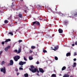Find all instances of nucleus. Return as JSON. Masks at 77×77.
<instances>
[{"label": "nucleus", "instance_id": "nucleus-56", "mask_svg": "<svg viewBox=\"0 0 77 77\" xmlns=\"http://www.w3.org/2000/svg\"><path fill=\"white\" fill-rule=\"evenodd\" d=\"M11 7H12V6H11Z\"/></svg>", "mask_w": 77, "mask_h": 77}, {"label": "nucleus", "instance_id": "nucleus-32", "mask_svg": "<svg viewBox=\"0 0 77 77\" xmlns=\"http://www.w3.org/2000/svg\"><path fill=\"white\" fill-rule=\"evenodd\" d=\"M5 23H8V20H5L4 22Z\"/></svg>", "mask_w": 77, "mask_h": 77}, {"label": "nucleus", "instance_id": "nucleus-1", "mask_svg": "<svg viewBox=\"0 0 77 77\" xmlns=\"http://www.w3.org/2000/svg\"><path fill=\"white\" fill-rule=\"evenodd\" d=\"M30 67L31 68H29V69L33 73H35V72H36V71L38 73H39V71L38 69L35 68V67H34L33 66H30Z\"/></svg>", "mask_w": 77, "mask_h": 77}, {"label": "nucleus", "instance_id": "nucleus-27", "mask_svg": "<svg viewBox=\"0 0 77 77\" xmlns=\"http://www.w3.org/2000/svg\"><path fill=\"white\" fill-rule=\"evenodd\" d=\"M74 17H77V12L75 13L74 14Z\"/></svg>", "mask_w": 77, "mask_h": 77}, {"label": "nucleus", "instance_id": "nucleus-52", "mask_svg": "<svg viewBox=\"0 0 77 77\" xmlns=\"http://www.w3.org/2000/svg\"><path fill=\"white\" fill-rule=\"evenodd\" d=\"M47 26H46V28L47 29L48 28V27H47Z\"/></svg>", "mask_w": 77, "mask_h": 77}, {"label": "nucleus", "instance_id": "nucleus-48", "mask_svg": "<svg viewBox=\"0 0 77 77\" xmlns=\"http://www.w3.org/2000/svg\"><path fill=\"white\" fill-rule=\"evenodd\" d=\"M25 12L26 13H27V11H26V10H25Z\"/></svg>", "mask_w": 77, "mask_h": 77}, {"label": "nucleus", "instance_id": "nucleus-55", "mask_svg": "<svg viewBox=\"0 0 77 77\" xmlns=\"http://www.w3.org/2000/svg\"><path fill=\"white\" fill-rule=\"evenodd\" d=\"M51 48H53V47H51Z\"/></svg>", "mask_w": 77, "mask_h": 77}, {"label": "nucleus", "instance_id": "nucleus-31", "mask_svg": "<svg viewBox=\"0 0 77 77\" xmlns=\"http://www.w3.org/2000/svg\"><path fill=\"white\" fill-rule=\"evenodd\" d=\"M76 55H77V53H76V52H74V56H76Z\"/></svg>", "mask_w": 77, "mask_h": 77}, {"label": "nucleus", "instance_id": "nucleus-21", "mask_svg": "<svg viewBox=\"0 0 77 77\" xmlns=\"http://www.w3.org/2000/svg\"><path fill=\"white\" fill-rule=\"evenodd\" d=\"M5 61H2L1 63L2 65H4V64H5Z\"/></svg>", "mask_w": 77, "mask_h": 77}, {"label": "nucleus", "instance_id": "nucleus-18", "mask_svg": "<svg viewBox=\"0 0 77 77\" xmlns=\"http://www.w3.org/2000/svg\"><path fill=\"white\" fill-rule=\"evenodd\" d=\"M31 48H32V49H35V48H36V47H35L34 46H32L31 47Z\"/></svg>", "mask_w": 77, "mask_h": 77}, {"label": "nucleus", "instance_id": "nucleus-47", "mask_svg": "<svg viewBox=\"0 0 77 77\" xmlns=\"http://www.w3.org/2000/svg\"><path fill=\"white\" fill-rule=\"evenodd\" d=\"M19 74H20V73H17V75H19Z\"/></svg>", "mask_w": 77, "mask_h": 77}, {"label": "nucleus", "instance_id": "nucleus-51", "mask_svg": "<svg viewBox=\"0 0 77 77\" xmlns=\"http://www.w3.org/2000/svg\"><path fill=\"white\" fill-rule=\"evenodd\" d=\"M20 1H21V2H23V0H20Z\"/></svg>", "mask_w": 77, "mask_h": 77}, {"label": "nucleus", "instance_id": "nucleus-3", "mask_svg": "<svg viewBox=\"0 0 77 77\" xmlns=\"http://www.w3.org/2000/svg\"><path fill=\"white\" fill-rule=\"evenodd\" d=\"M1 72H3L4 74L6 73V68L4 67L3 68H2L1 69Z\"/></svg>", "mask_w": 77, "mask_h": 77}, {"label": "nucleus", "instance_id": "nucleus-38", "mask_svg": "<svg viewBox=\"0 0 77 77\" xmlns=\"http://www.w3.org/2000/svg\"><path fill=\"white\" fill-rule=\"evenodd\" d=\"M2 45H4V44H5V42H2Z\"/></svg>", "mask_w": 77, "mask_h": 77}, {"label": "nucleus", "instance_id": "nucleus-34", "mask_svg": "<svg viewBox=\"0 0 77 77\" xmlns=\"http://www.w3.org/2000/svg\"><path fill=\"white\" fill-rule=\"evenodd\" d=\"M3 51H0V55H1V54L2 53H3Z\"/></svg>", "mask_w": 77, "mask_h": 77}, {"label": "nucleus", "instance_id": "nucleus-46", "mask_svg": "<svg viewBox=\"0 0 77 77\" xmlns=\"http://www.w3.org/2000/svg\"><path fill=\"white\" fill-rule=\"evenodd\" d=\"M51 38V37L50 36H48V38Z\"/></svg>", "mask_w": 77, "mask_h": 77}, {"label": "nucleus", "instance_id": "nucleus-9", "mask_svg": "<svg viewBox=\"0 0 77 77\" xmlns=\"http://www.w3.org/2000/svg\"><path fill=\"white\" fill-rule=\"evenodd\" d=\"M21 51V48H19V50L17 53V54H19V53H20Z\"/></svg>", "mask_w": 77, "mask_h": 77}, {"label": "nucleus", "instance_id": "nucleus-54", "mask_svg": "<svg viewBox=\"0 0 77 77\" xmlns=\"http://www.w3.org/2000/svg\"><path fill=\"white\" fill-rule=\"evenodd\" d=\"M16 32H17V30H16Z\"/></svg>", "mask_w": 77, "mask_h": 77}, {"label": "nucleus", "instance_id": "nucleus-44", "mask_svg": "<svg viewBox=\"0 0 77 77\" xmlns=\"http://www.w3.org/2000/svg\"><path fill=\"white\" fill-rule=\"evenodd\" d=\"M75 45H77V42H75Z\"/></svg>", "mask_w": 77, "mask_h": 77}, {"label": "nucleus", "instance_id": "nucleus-5", "mask_svg": "<svg viewBox=\"0 0 77 77\" xmlns=\"http://www.w3.org/2000/svg\"><path fill=\"white\" fill-rule=\"evenodd\" d=\"M39 69L40 72L42 73H44V72H45L44 70H43V69H42V68H39Z\"/></svg>", "mask_w": 77, "mask_h": 77}, {"label": "nucleus", "instance_id": "nucleus-25", "mask_svg": "<svg viewBox=\"0 0 77 77\" xmlns=\"http://www.w3.org/2000/svg\"><path fill=\"white\" fill-rule=\"evenodd\" d=\"M54 58H55V60H58V58H57V57H55Z\"/></svg>", "mask_w": 77, "mask_h": 77}, {"label": "nucleus", "instance_id": "nucleus-29", "mask_svg": "<svg viewBox=\"0 0 77 77\" xmlns=\"http://www.w3.org/2000/svg\"><path fill=\"white\" fill-rule=\"evenodd\" d=\"M18 42H19V43H20V42H23V40H20L18 41Z\"/></svg>", "mask_w": 77, "mask_h": 77}, {"label": "nucleus", "instance_id": "nucleus-23", "mask_svg": "<svg viewBox=\"0 0 77 77\" xmlns=\"http://www.w3.org/2000/svg\"><path fill=\"white\" fill-rule=\"evenodd\" d=\"M7 48L8 49H10V48H11V46H10V45H8L7 47Z\"/></svg>", "mask_w": 77, "mask_h": 77}, {"label": "nucleus", "instance_id": "nucleus-36", "mask_svg": "<svg viewBox=\"0 0 77 77\" xmlns=\"http://www.w3.org/2000/svg\"><path fill=\"white\" fill-rule=\"evenodd\" d=\"M7 40H8V42L9 41H11V39H7Z\"/></svg>", "mask_w": 77, "mask_h": 77}, {"label": "nucleus", "instance_id": "nucleus-42", "mask_svg": "<svg viewBox=\"0 0 77 77\" xmlns=\"http://www.w3.org/2000/svg\"><path fill=\"white\" fill-rule=\"evenodd\" d=\"M77 59H76V58H75L73 59V60L74 61H76Z\"/></svg>", "mask_w": 77, "mask_h": 77}, {"label": "nucleus", "instance_id": "nucleus-41", "mask_svg": "<svg viewBox=\"0 0 77 77\" xmlns=\"http://www.w3.org/2000/svg\"><path fill=\"white\" fill-rule=\"evenodd\" d=\"M16 71H18V69L16 68L15 69Z\"/></svg>", "mask_w": 77, "mask_h": 77}, {"label": "nucleus", "instance_id": "nucleus-12", "mask_svg": "<svg viewBox=\"0 0 77 77\" xmlns=\"http://www.w3.org/2000/svg\"><path fill=\"white\" fill-rule=\"evenodd\" d=\"M36 25H38V26H40V23L36 21Z\"/></svg>", "mask_w": 77, "mask_h": 77}, {"label": "nucleus", "instance_id": "nucleus-2", "mask_svg": "<svg viewBox=\"0 0 77 77\" xmlns=\"http://www.w3.org/2000/svg\"><path fill=\"white\" fill-rule=\"evenodd\" d=\"M20 58V57L18 55H17L16 56H14V60L16 62H17L18 60H19Z\"/></svg>", "mask_w": 77, "mask_h": 77}, {"label": "nucleus", "instance_id": "nucleus-4", "mask_svg": "<svg viewBox=\"0 0 77 77\" xmlns=\"http://www.w3.org/2000/svg\"><path fill=\"white\" fill-rule=\"evenodd\" d=\"M26 63V62H22V61H20V62L19 63V65H24Z\"/></svg>", "mask_w": 77, "mask_h": 77}, {"label": "nucleus", "instance_id": "nucleus-14", "mask_svg": "<svg viewBox=\"0 0 77 77\" xmlns=\"http://www.w3.org/2000/svg\"><path fill=\"white\" fill-rule=\"evenodd\" d=\"M19 69L20 70H23V66H21L19 68Z\"/></svg>", "mask_w": 77, "mask_h": 77}, {"label": "nucleus", "instance_id": "nucleus-22", "mask_svg": "<svg viewBox=\"0 0 77 77\" xmlns=\"http://www.w3.org/2000/svg\"><path fill=\"white\" fill-rule=\"evenodd\" d=\"M75 66H76V63H73V67H75Z\"/></svg>", "mask_w": 77, "mask_h": 77}, {"label": "nucleus", "instance_id": "nucleus-17", "mask_svg": "<svg viewBox=\"0 0 77 77\" xmlns=\"http://www.w3.org/2000/svg\"><path fill=\"white\" fill-rule=\"evenodd\" d=\"M51 76L52 77H56V75L55 74H53Z\"/></svg>", "mask_w": 77, "mask_h": 77}, {"label": "nucleus", "instance_id": "nucleus-11", "mask_svg": "<svg viewBox=\"0 0 77 77\" xmlns=\"http://www.w3.org/2000/svg\"><path fill=\"white\" fill-rule=\"evenodd\" d=\"M69 56H71V53L69 52L67 53L66 54V56H67V57Z\"/></svg>", "mask_w": 77, "mask_h": 77}, {"label": "nucleus", "instance_id": "nucleus-45", "mask_svg": "<svg viewBox=\"0 0 77 77\" xmlns=\"http://www.w3.org/2000/svg\"><path fill=\"white\" fill-rule=\"evenodd\" d=\"M72 45V46H73V47H74V45H75V44H73Z\"/></svg>", "mask_w": 77, "mask_h": 77}, {"label": "nucleus", "instance_id": "nucleus-20", "mask_svg": "<svg viewBox=\"0 0 77 77\" xmlns=\"http://www.w3.org/2000/svg\"><path fill=\"white\" fill-rule=\"evenodd\" d=\"M5 51L7 52L8 51V49L7 47H6L5 49Z\"/></svg>", "mask_w": 77, "mask_h": 77}, {"label": "nucleus", "instance_id": "nucleus-49", "mask_svg": "<svg viewBox=\"0 0 77 77\" xmlns=\"http://www.w3.org/2000/svg\"><path fill=\"white\" fill-rule=\"evenodd\" d=\"M72 32H74V30H72Z\"/></svg>", "mask_w": 77, "mask_h": 77}, {"label": "nucleus", "instance_id": "nucleus-10", "mask_svg": "<svg viewBox=\"0 0 77 77\" xmlns=\"http://www.w3.org/2000/svg\"><path fill=\"white\" fill-rule=\"evenodd\" d=\"M54 48L55 49H52V50H54V51H56V50H57V49L59 48L58 46H57L56 47L55 46Z\"/></svg>", "mask_w": 77, "mask_h": 77}, {"label": "nucleus", "instance_id": "nucleus-24", "mask_svg": "<svg viewBox=\"0 0 77 77\" xmlns=\"http://www.w3.org/2000/svg\"><path fill=\"white\" fill-rule=\"evenodd\" d=\"M43 53H47V51H46V50H43Z\"/></svg>", "mask_w": 77, "mask_h": 77}, {"label": "nucleus", "instance_id": "nucleus-39", "mask_svg": "<svg viewBox=\"0 0 77 77\" xmlns=\"http://www.w3.org/2000/svg\"><path fill=\"white\" fill-rule=\"evenodd\" d=\"M29 52L30 53H32V51L31 50H30Z\"/></svg>", "mask_w": 77, "mask_h": 77}, {"label": "nucleus", "instance_id": "nucleus-6", "mask_svg": "<svg viewBox=\"0 0 77 77\" xmlns=\"http://www.w3.org/2000/svg\"><path fill=\"white\" fill-rule=\"evenodd\" d=\"M58 32L60 33H63V30L62 29L60 28L58 30Z\"/></svg>", "mask_w": 77, "mask_h": 77}, {"label": "nucleus", "instance_id": "nucleus-28", "mask_svg": "<svg viewBox=\"0 0 77 77\" xmlns=\"http://www.w3.org/2000/svg\"><path fill=\"white\" fill-rule=\"evenodd\" d=\"M24 60H25V61H27V59H26V57H24Z\"/></svg>", "mask_w": 77, "mask_h": 77}, {"label": "nucleus", "instance_id": "nucleus-15", "mask_svg": "<svg viewBox=\"0 0 77 77\" xmlns=\"http://www.w3.org/2000/svg\"><path fill=\"white\" fill-rule=\"evenodd\" d=\"M33 57H32V56H30L29 57V59L30 60H32L33 59Z\"/></svg>", "mask_w": 77, "mask_h": 77}, {"label": "nucleus", "instance_id": "nucleus-43", "mask_svg": "<svg viewBox=\"0 0 77 77\" xmlns=\"http://www.w3.org/2000/svg\"><path fill=\"white\" fill-rule=\"evenodd\" d=\"M65 24H66V23H68V22L67 21H65Z\"/></svg>", "mask_w": 77, "mask_h": 77}, {"label": "nucleus", "instance_id": "nucleus-33", "mask_svg": "<svg viewBox=\"0 0 77 77\" xmlns=\"http://www.w3.org/2000/svg\"><path fill=\"white\" fill-rule=\"evenodd\" d=\"M24 6H25V7H26V9H28V10H29V9L28 8V7H26V5H24Z\"/></svg>", "mask_w": 77, "mask_h": 77}, {"label": "nucleus", "instance_id": "nucleus-19", "mask_svg": "<svg viewBox=\"0 0 77 77\" xmlns=\"http://www.w3.org/2000/svg\"><path fill=\"white\" fill-rule=\"evenodd\" d=\"M8 34H10V35H11L12 36H13V32H9Z\"/></svg>", "mask_w": 77, "mask_h": 77}, {"label": "nucleus", "instance_id": "nucleus-50", "mask_svg": "<svg viewBox=\"0 0 77 77\" xmlns=\"http://www.w3.org/2000/svg\"><path fill=\"white\" fill-rule=\"evenodd\" d=\"M36 74L37 75L39 76V74L38 73H37Z\"/></svg>", "mask_w": 77, "mask_h": 77}, {"label": "nucleus", "instance_id": "nucleus-26", "mask_svg": "<svg viewBox=\"0 0 77 77\" xmlns=\"http://www.w3.org/2000/svg\"><path fill=\"white\" fill-rule=\"evenodd\" d=\"M36 21L33 22V23H32L33 26V25H34V24H36Z\"/></svg>", "mask_w": 77, "mask_h": 77}, {"label": "nucleus", "instance_id": "nucleus-7", "mask_svg": "<svg viewBox=\"0 0 77 77\" xmlns=\"http://www.w3.org/2000/svg\"><path fill=\"white\" fill-rule=\"evenodd\" d=\"M10 65H13V64H14V61H13L12 60H10Z\"/></svg>", "mask_w": 77, "mask_h": 77}, {"label": "nucleus", "instance_id": "nucleus-53", "mask_svg": "<svg viewBox=\"0 0 77 77\" xmlns=\"http://www.w3.org/2000/svg\"><path fill=\"white\" fill-rule=\"evenodd\" d=\"M15 23H17V22H15Z\"/></svg>", "mask_w": 77, "mask_h": 77}, {"label": "nucleus", "instance_id": "nucleus-8", "mask_svg": "<svg viewBox=\"0 0 77 77\" xmlns=\"http://www.w3.org/2000/svg\"><path fill=\"white\" fill-rule=\"evenodd\" d=\"M19 17L20 18H23V15L21 13L19 14H18Z\"/></svg>", "mask_w": 77, "mask_h": 77}, {"label": "nucleus", "instance_id": "nucleus-35", "mask_svg": "<svg viewBox=\"0 0 77 77\" xmlns=\"http://www.w3.org/2000/svg\"><path fill=\"white\" fill-rule=\"evenodd\" d=\"M38 6L40 8H41V6L40 5H38Z\"/></svg>", "mask_w": 77, "mask_h": 77}, {"label": "nucleus", "instance_id": "nucleus-16", "mask_svg": "<svg viewBox=\"0 0 77 77\" xmlns=\"http://www.w3.org/2000/svg\"><path fill=\"white\" fill-rule=\"evenodd\" d=\"M66 69V66H63L62 69V71H63V70H65Z\"/></svg>", "mask_w": 77, "mask_h": 77}, {"label": "nucleus", "instance_id": "nucleus-30", "mask_svg": "<svg viewBox=\"0 0 77 77\" xmlns=\"http://www.w3.org/2000/svg\"><path fill=\"white\" fill-rule=\"evenodd\" d=\"M14 51L15 53H17L18 51L17 50H15Z\"/></svg>", "mask_w": 77, "mask_h": 77}, {"label": "nucleus", "instance_id": "nucleus-13", "mask_svg": "<svg viewBox=\"0 0 77 77\" xmlns=\"http://www.w3.org/2000/svg\"><path fill=\"white\" fill-rule=\"evenodd\" d=\"M24 76L25 77H28L29 76V74L27 73H26L24 75Z\"/></svg>", "mask_w": 77, "mask_h": 77}, {"label": "nucleus", "instance_id": "nucleus-40", "mask_svg": "<svg viewBox=\"0 0 77 77\" xmlns=\"http://www.w3.org/2000/svg\"><path fill=\"white\" fill-rule=\"evenodd\" d=\"M36 63L37 64V65H38V64H39V61H37V62H36Z\"/></svg>", "mask_w": 77, "mask_h": 77}, {"label": "nucleus", "instance_id": "nucleus-37", "mask_svg": "<svg viewBox=\"0 0 77 77\" xmlns=\"http://www.w3.org/2000/svg\"><path fill=\"white\" fill-rule=\"evenodd\" d=\"M8 42V40L7 39H6L5 41V42Z\"/></svg>", "mask_w": 77, "mask_h": 77}]
</instances>
